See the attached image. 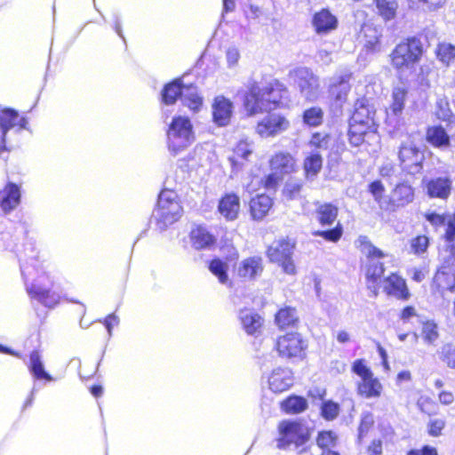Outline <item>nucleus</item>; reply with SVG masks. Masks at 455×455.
<instances>
[{
    "label": "nucleus",
    "mask_w": 455,
    "mask_h": 455,
    "mask_svg": "<svg viewBox=\"0 0 455 455\" xmlns=\"http://www.w3.org/2000/svg\"><path fill=\"white\" fill-rule=\"evenodd\" d=\"M428 433L432 436H438L441 435L443 428L444 427V421L440 419H433L429 422Z\"/></svg>",
    "instance_id": "338daca9"
},
{
    "label": "nucleus",
    "mask_w": 455,
    "mask_h": 455,
    "mask_svg": "<svg viewBox=\"0 0 455 455\" xmlns=\"http://www.w3.org/2000/svg\"><path fill=\"white\" fill-rule=\"evenodd\" d=\"M22 130L29 131L28 119L11 108L0 111V158L20 145Z\"/></svg>",
    "instance_id": "f03ea898"
},
{
    "label": "nucleus",
    "mask_w": 455,
    "mask_h": 455,
    "mask_svg": "<svg viewBox=\"0 0 455 455\" xmlns=\"http://www.w3.org/2000/svg\"><path fill=\"white\" fill-rule=\"evenodd\" d=\"M20 188L13 182H8L4 189L3 197L0 202V207L4 213H10L20 203Z\"/></svg>",
    "instance_id": "412c9836"
},
{
    "label": "nucleus",
    "mask_w": 455,
    "mask_h": 455,
    "mask_svg": "<svg viewBox=\"0 0 455 455\" xmlns=\"http://www.w3.org/2000/svg\"><path fill=\"white\" fill-rule=\"evenodd\" d=\"M360 34L363 37L364 45L367 50L371 52L380 50L381 27H377L371 22H365L362 25Z\"/></svg>",
    "instance_id": "4be33fe9"
},
{
    "label": "nucleus",
    "mask_w": 455,
    "mask_h": 455,
    "mask_svg": "<svg viewBox=\"0 0 455 455\" xmlns=\"http://www.w3.org/2000/svg\"><path fill=\"white\" fill-rule=\"evenodd\" d=\"M263 269L262 258L251 256L240 261L235 267V272L244 281H253L261 275Z\"/></svg>",
    "instance_id": "2eb2a0df"
},
{
    "label": "nucleus",
    "mask_w": 455,
    "mask_h": 455,
    "mask_svg": "<svg viewBox=\"0 0 455 455\" xmlns=\"http://www.w3.org/2000/svg\"><path fill=\"white\" fill-rule=\"evenodd\" d=\"M423 52L421 40L416 36L409 37L405 42L398 44L391 52V65L399 73L412 70L419 62Z\"/></svg>",
    "instance_id": "39448f33"
},
{
    "label": "nucleus",
    "mask_w": 455,
    "mask_h": 455,
    "mask_svg": "<svg viewBox=\"0 0 455 455\" xmlns=\"http://www.w3.org/2000/svg\"><path fill=\"white\" fill-rule=\"evenodd\" d=\"M315 213L322 226H331L337 219L338 208L331 204H323L317 207Z\"/></svg>",
    "instance_id": "4c0bfd02"
},
{
    "label": "nucleus",
    "mask_w": 455,
    "mask_h": 455,
    "mask_svg": "<svg viewBox=\"0 0 455 455\" xmlns=\"http://www.w3.org/2000/svg\"><path fill=\"white\" fill-rule=\"evenodd\" d=\"M373 116L374 113H371L368 108L361 106L353 113L349 124H362L367 129L376 130Z\"/></svg>",
    "instance_id": "c9c22d12"
},
{
    "label": "nucleus",
    "mask_w": 455,
    "mask_h": 455,
    "mask_svg": "<svg viewBox=\"0 0 455 455\" xmlns=\"http://www.w3.org/2000/svg\"><path fill=\"white\" fill-rule=\"evenodd\" d=\"M184 84L180 78H176L164 84L161 91V102L166 107L173 105L178 99H182Z\"/></svg>",
    "instance_id": "a878e982"
},
{
    "label": "nucleus",
    "mask_w": 455,
    "mask_h": 455,
    "mask_svg": "<svg viewBox=\"0 0 455 455\" xmlns=\"http://www.w3.org/2000/svg\"><path fill=\"white\" fill-rule=\"evenodd\" d=\"M335 438L331 431H323L318 434L316 443L320 448L325 449L333 444Z\"/></svg>",
    "instance_id": "4d7b16f0"
},
{
    "label": "nucleus",
    "mask_w": 455,
    "mask_h": 455,
    "mask_svg": "<svg viewBox=\"0 0 455 455\" xmlns=\"http://www.w3.org/2000/svg\"><path fill=\"white\" fill-rule=\"evenodd\" d=\"M437 59L445 66H450L455 60V45L450 43H441L436 48Z\"/></svg>",
    "instance_id": "79ce46f5"
},
{
    "label": "nucleus",
    "mask_w": 455,
    "mask_h": 455,
    "mask_svg": "<svg viewBox=\"0 0 455 455\" xmlns=\"http://www.w3.org/2000/svg\"><path fill=\"white\" fill-rule=\"evenodd\" d=\"M190 240L196 250L210 249L216 243V237L202 226H197L191 230Z\"/></svg>",
    "instance_id": "393cba45"
},
{
    "label": "nucleus",
    "mask_w": 455,
    "mask_h": 455,
    "mask_svg": "<svg viewBox=\"0 0 455 455\" xmlns=\"http://www.w3.org/2000/svg\"><path fill=\"white\" fill-rule=\"evenodd\" d=\"M181 100L185 106L196 112L203 105V98L199 95L197 88L192 84L184 85Z\"/></svg>",
    "instance_id": "e433bc0d"
},
{
    "label": "nucleus",
    "mask_w": 455,
    "mask_h": 455,
    "mask_svg": "<svg viewBox=\"0 0 455 455\" xmlns=\"http://www.w3.org/2000/svg\"><path fill=\"white\" fill-rule=\"evenodd\" d=\"M234 113V103L223 95L216 96L212 103V122L218 127L228 126Z\"/></svg>",
    "instance_id": "4468645a"
},
{
    "label": "nucleus",
    "mask_w": 455,
    "mask_h": 455,
    "mask_svg": "<svg viewBox=\"0 0 455 455\" xmlns=\"http://www.w3.org/2000/svg\"><path fill=\"white\" fill-rule=\"evenodd\" d=\"M352 371L359 376L361 379H364L373 375L371 370L365 364L363 359H357L353 363Z\"/></svg>",
    "instance_id": "864d4df0"
},
{
    "label": "nucleus",
    "mask_w": 455,
    "mask_h": 455,
    "mask_svg": "<svg viewBox=\"0 0 455 455\" xmlns=\"http://www.w3.org/2000/svg\"><path fill=\"white\" fill-rule=\"evenodd\" d=\"M445 228V233L443 235V237L447 243V246L455 241V215L450 219L449 220H446V223L444 225Z\"/></svg>",
    "instance_id": "052dcab7"
},
{
    "label": "nucleus",
    "mask_w": 455,
    "mask_h": 455,
    "mask_svg": "<svg viewBox=\"0 0 455 455\" xmlns=\"http://www.w3.org/2000/svg\"><path fill=\"white\" fill-rule=\"evenodd\" d=\"M252 153V149L250 145L244 141H240L235 149V154L236 156L241 157L243 159H248L249 156Z\"/></svg>",
    "instance_id": "0e129e2a"
},
{
    "label": "nucleus",
    "mask_w": 455,
    "mask_h": 455,
    "mask_svg": "<svg viewBox=\"0 0 455 455\" xmlns=\"http://www.w3.org/2000/svg\"><path fill=\"white\" fill-rule=\"evenodd\" d=\"M422 335L427 343L434 344L439 337L437 325L433 322L425 323L422 327Z\"/></svg>",
    "instance_id": "3c124183"
},
{
    "label": "nucleus",
    "mask_w": 455,
    "mask_h": 455,
    "mask_svg": "<svg viewBox=\"0 0 455 455\" xmlns=\"http://www.w3.org/2000/svg\"><path fill=\"white\" fill-rule=\"evenodd\" d=\"M357 248L367 257L365 265L368 289L377 295L378 281L386 270V265L391 262V256L385 254L381 250L375 247L369 238L360 235L355 241Z\"/></svg>",
    "instance_id": "7ed1b4c3"
},
{
    "label": "nucleus",
    "mask_w": 455,
    "mask_h": 455,
    "mask_svg": "<svg viewBox=\"0 0 455 455\" xmlns=\"http://www.w3.org/2000/svg\"><path fill=\"white\" fill-rule=\"evenodd\" d=\"M443 360L449 367L455 368V346L447 344L442 349Z\"/></svg>",
    "instance_id": "bf43d9fd"
},
{
    "label": "nucleus",
    "mask_w": 455,
    "mask_h": 455,
    "mask_svg": "<svg viewBox=\"0 0 455 455\" xmlns=\"http://www.w3.org/2000/svg\"><path fill=\"white\" fill-rule=\"evenodd\" d=\"M182 213V207L178 201L173 190H163L157 200V204L153 212V217L160 229H165L168 226L177 221Z\"/></svg>",
    "instance_id": "0eeeda50"
},
{
    "label": "nucleus",
    "mask_w": 455,
    "mask_h": 455,
    "mask_svg": "<svg viewBox=\"0 0 455 455\" xmlns=\"http://www.w3.org/2000/svg\"><path fill=\"white\" fill-rule=\"evenodd\" d=\"M312 24L317 34H328L337 28L338 20L328 10L323 9L315 13Z\"/></svg>",
    "instance_id": "5701e85b"
},
{
    "label": "nucleus",
    "mask_w": 455,
    "mask_h": 455,
    "mask_svg": "<svg viewBox=\"0 0 455 455\" xmlns=\"http://www.w3.org/2000/svg\"><path fill=\"white\" fill-rule=\"evenodd\" d=\"M369 190L375 201L379 202L382 196L384 187L379 180H375L369 185Z\"/></svg>",
    "instance_id": "774afa93"
},
{
    "label": "nucleus",
    "mask_w": 455,
    "mask_h": 455,
    "mask_svg": "<svg viewBox=\"0 0 455 455\" xmlns=\"http://www.w3.org/2000/svg\"><path fill=\"white\" fill-rule=\"evenodd\" d=\"M448 248L449 254L442 257V264L435 275V283L438 287H443V282L450 276L455 280V240Z\"/></svg>",
    "instance_id": "f3484780"
},
{
    "label": "nucleus",
    "mask_w": 455,
    "mask_h": 455,
    "mask_svg": "<svg viewBox=\"0 0 455 455\" xmlns=\"http://www.w3.org/2000/svg\"><path fill=\"white\" fill-rule=\"evenodd\" d=\"M339 413V405L332 401H325L321 406V414L327 420H332Z\"/></svg>",
    "instance_id": "8fccbe9b"
},
{
    "label": "nucleus",
    "mask_w": 455,
    "mask_h": 455,
    "mask_svg": "<svg viewBox=\"0 0 455 455\" xmlns=\"http://www.w3.org/2000/svg\"><path fill=\"white\" fill-rule=\"evenodd\" d=\"M307 346V342L298 332H289L280 336L275 342L279 355L287 359H302Z\"/></svg>",
    "instance_id": "9d476101"
},
{
    "label": "nucleus",
    "mask_w": 455,
    "mask_h": 455,
    "mask_svg": "<svg viewBox=\"0 0 455 455\" xmlns=\"http://www.w3.org/2000/svg\"><path fill=\"white\" fill-rule=\"evenodd\" d=\"M427 141L435 148H447L450 146V136L441 126H433L427 131Z\"/></svg>",
    "instance_id": "f704fd0d"
},
{
    "label": "nucleus",
    "mask_w": 455,
    "mask_h": 455,
    "mask_svg": "<svg viewBox=\"0 0 455 455\" xmlns=\"http://www.w3.org/2000/svg\"><path fill=\"white\" fill-rule=\"evenodd\" d=\"M310 438L309 428L296 420H283L278 425V437L275 439L279 450H298L300 455L305 451L303 447Z\"/></svg>",
    "instance_id": "20e7f679"
},
{
    "label": "nucleus",
    "mask_w": 455,
    "mask_h": 455,
    "mask_svg": "<svg viewBox=\"0 0 455 455\" xmlns=\"http://www.w3.org/2000/svg\"><path fill=\"white\" fill-rule=\"evenodd\" d=\"M302 119L303 123L308 126H319L323 120V111L319 107H311L303 112Z\"/></svg>",
    "instance_id": "37998d69"
},
{
    "label": "nucleus",
    "mask_w": 455,
    "mask_h": 455,
    "mask_svg": "<svg viewBox=\"0 0 455 455\" xmlns=\"http://www.w3.org/2000/svg\"><path fill=\"white\" fill-rule=\"evenodd\" d=\"M271 171L272 172L267 175L265 179V188L267 189H274L283 178V175L277 172L276 171Z\"/></svg>",
    "instance_id": "680f3d73"
},
{
    "label": "nucleus",
    "mask_w": 455,
    "mask_h": 455,
    "mask_svg": "<svg viewBox=\"0 0 455 455\" xmlns=\"http://www.w3.org/2000/svg\"><path fill=\"white\" fill-rule=\"evenodd\" d=\"M384 291L387 295L402 300H407L411 296L405 280L394 273L384 279Z\"/></svg>",
    "instance_id": "a211bd4d"
},
{
    "label": "nucleus",
    "mask_w": 455,
    "mask_h": 455,
    "mask_svg": "<svg viewBox=\"0 0 455 455\" xmlns=\"http://www.w3.org/2000/svg\"><path fill=\"white\" fill-rule=\"evenodd\" d=\"M406 95L407 91L404 88L397 87L394 89L392 94L393 103L390 106L389 111L387 112V121L389 123L393 122V119H395L402 114L404 108Z\"/></svg>",
    "instance_id": "72a5a7b5"
},
{
    "label": "nucleus",
    "mask_w": 455,
    "mask_h": 455,
    "mask_svg": "<svg viewBox=\"0 0 455 455\" xmlns=\"http://www.w3.org/2000/svg\"><path fill=\"white\" fill-rule=\"evenodd\" d=\"M358 395L365 398H376L379 397L382 392V385L377 378L373 375L361 379L357 383Z\"/></svg>",
    "instance_id": "7c9ffc66"
},
{
    "label": "nucleus",
    "mask_w": 455,
    "mask_h": 455,
    "mask_svg": "<svg viewBox=\"0 0 455 455\" xmlns=\"http://www.w3.org/2000/svg\"><path fill=\"white\" fill-rule=\"evenodd\" d=\"M27 291L31 299L38 300L47 307H53L59 303L60 295L48 288L41 286L39 283L28 286Z\"/></svg>",
    "instance_id": "6ab92c4d"
},
{
    "label": "nucleus",
    "mask_w": 455,
    "mask_h": 455,
    "mask_svg": "<svg viewBox=\"0 0 455 455\" xmlns=\"http://www.w3.org/2000/svg\"><path fill=\"white\" fill-rule=\"evenodd\" d=\"M195 140L191 121L187 116H174L167 131L168 148L172 156L190 146Z\"/></svg>",
    "instance_id": "423d86ee"
},
{
    "label": "nucleus",
    "mask_w": 455,
    "mask_h": 455,
    "mask_svg": "<svg viewBox=\"0 0 455 455\" xmlns=\"http://www.w3.org/2000/svg\"><path fill=\"white\" fill-rule=\"evenodd\" d=\"M398 157L402 169L407 173L415 175L421 172L424 154L412 141L401 144Z\"/></svg>",
    "instance_id": "9b49d317"
},
{
    "label": "nucleus",
    "mask_w": 455,
    "mask_h": 455,
    "mask_svg": "<svg viewBox=\"0 0 455 455\" xmlns=\"http://www.w3.org/2000/svg\"><path fill=\"white\" fill-rule=\"evenodd\" d=\"M350 78V73L342 74L333 77L330 85L331 108L336 116L342 115L344 104L347 102V95L351 89L349 84Z\"/></svg>",
    "instance_id": "f8f14e48"
},
{
    "label": "nucleus",
    "mask_w": 455,
    "mask_h": 455,
    "mask_svg": "<svg viewBox=\"0 0 455 455\" xmlns=\"http://www.w3.org/2000/svg\"><path fill=\"white\" fill-rule=\"evenodd\" d=\"M267 382L269 388L274 393H282L292 386V372L289 368H275L268 376Z\"/></svg>",
    "instance_id": "dca6fc26"
},
{
    "label": "nucleus",
    "mask_w": 455,
    "mask_h": 455,
    "mask_svg": "<svg viewBox=\"0 0 455 455\" xmlns=\"http://www.w3.org/2000/svg\"><path fill=\"white\" fill-rule=\"evenodd\" d=\"M429 244L428 237L419 235L411 241V249L416 254L423 253L427 251Z\"/></svg>",
    "instance_id": "6e6d98bb"
},
{
    "label": "nucleus",
    "mask_w": 455,
    "mask_h": 455,
    "mask_svg": "<svg viewBox=\"0 0 455 455\" xmlns=\"http://www.w3.org/2000/svg\"><path fill=\"white\" fill-rule=\"evenodd\" d=\"M378 13L386 21L395 17L398 3L396 0H375Z\"/></svg>",
    "instance_id": "a19ab883"
},
{
    "label": "nucleus",
    "mask_w": 455,
    "mask_h": 455,
    "mask_svg": "<svg viewBox=\"0 0 455 455\" xmlns=\"http://www.w3.org/2000/svg\"><path fill=\"white\" fill-rule=\"evenodd\" d=\"M343 234V228L340 223H338L336 227L327 230H316L313 231L314 236H321L324 240L331 243L338 242Z\"/></svg>",
    "instance_id": "49530a36"
},
{
    "label": "nucleus",
    "mask_w": 455,
    "mask_h": 455,
    "mask_svg": "<svg viewBox=\"0 0 455 455\" xmlns=\"http://www.w3.org/2000/svg\"><path fill=\"white\" fill-rule=\"evenodd\" d=\"M427 188L429 196L444 199L451 193V181L448 178H436L429 180Z\"/></svg>",
    "instance_id": "2f4dec72"
},
{
    "label": "nucleus",
    "mask_w": 455,
    "mask_h": 455,
    "mask_svg": "<svg viewBox=\"0 0 455 455\" xmlns=\"http://www.w3.org/2000/svg\"><path fill=\"white\" fill-rule=\"evenodd\" d=\"M245 88L243 105L250 116L289 105V91L276 80L259 83L250 79L246 82Z\"/></svg>",
    "instance_id": "f257e3e1"
},
{
    "label": "nucleus",
    "mask_w": 455,
    "mask_h": 455,
    "mask_svg": "<svg viewBox=\"0 0 455 455\" xmlns=\"http://www.w3.org/2000/svg\"><path fill=\"white\" fill-rule=\"evenodd\" d=\"M438 119L442 121H450L452 116L451 110L449 107V102L446 99H439L436 102V112Z\"/></svg>",
    "instance_id": "603ef678"
},
{
    "label": "nucleus",
    "mask_w": 455,
    "mask_h": 455,
    "mask_svg": "<svg viewBox=\"0 0 455 455\" xmlns=\"http://www.w3.org/2000/svg\"><path fill=\"white\" fill-rule=\"evenodd\" d=\"M373 424V419L371 414L364 415L362 419L360 426L358 427V438L361 439L364 435L367 434L370 427Z\"/></svg>",
    "instance_id": "e2e57ef3"
},
{
    "label": "nucleus",
    "mask_w": 455,
    "mask_h": 455,
    "mask_svg": "<svg viewBox=\"0 0 455 455\" xmlns=\"http://www.w3.org/2000/svg\"><path fill=\"white\" fill-rule=\"evenodd\" d=\"M294 244L285 239L275 241L267 249V254L271 262L278 263L284 273L294 275L296 267L291 259Z\"/></svg>",
    "instance_id": "1a4fd4ad"
},
{
    "label": "nucleus",
    "mask_w": 455,
    "mask_h": 455,
    "mask_svg": "<svg viewBox=\"0 0 455 455\" xmlns=\"http://www.w3.org/2000/svg\"><path fill=\"white\" fill-rule=\"evenodd\" d=\"M411 7H422V9L433 12L443 7L446 0H407Z\"/></svg>",
    "instance_id": "de8ad7c7"
},
{
    "label": "nucleus",
    "mask_w": 455,
    "mask_h": 455,
    "mask_svg": "<svg viewBox=\"0 0 455 455\" xmlns=\"http://www.w3.org/2000/svg\"><path fill=\"white\" fill-rule=\"evenodd\" d=\"M290 127V121L283 115L272 113L266 116L256 127L257 133L262 138L275 137Z\"/></svg>",
    "instance_id": "ddd939ff"
},
{
    "label": "nucleus",
    "mask_w": 455,
    "mask_h": 455,
    "mask_svg": "<svg viewBox=\"0 0 455 455\" xmlns=\"http://www.w3.org/2000/svg\"><path fill=\"white\" fill-rule=\"evenodd\" d=\"M414 199V190L406 182L396 184L390 196V204L394 207H403Z\"/></svg>",
    "instance_id": "b1692460"
},
{
    "label": "nucleus",
    "mask_w": 455,
    "mask_h": 455,
    "mask_svg": "<svg viewBox=\"0 0 455 455\" xmlns=\"http://www.w3.org/2000/svg\"><path fill=\"white\" fill-rule=\"evenodd\" d=\"M272 198L265 194L258 195L250 201V210L254 220H262L272 207Z\"/></svg>",
    "instance_id": "c85d7f7f"
},
{
    "label": "nucleus",
    "mask_w": 455,
    "mask_h": 455,
    "mask_svg": "<svg viewBox=\"0 0 455 455\" xmlns=\"http://www.w3.org/2000/svg\"><path fill=\"white\" fill-rule=\"evenodd\" d=\"M329 143L330 136L325 133L315 132L310 140V145L318 149H327Z\"/></svg>",
    "instance_id": "5fc2aeb1"
},
{
    "label": "nucleus",
    "mask_w": 455,
    "mask_h": 455,
    "mask_svg": "<svg viewBox=\"0 0 455 455\" xmlns=\"http://www.w3.org/2000/svg\"><path fill=\"white\" fill-rule=\"evenodd\" d=\"M347 136L349 143L353 147H359L363 142L369 140L379 141V135L376 133V130L367 129L362 126V124H349Z\"/></svg>",
    "instance_id": "aec40b11"
},
{
    "label": "nucleus",
    "mask_w": 455,
    "mask_h": 455,
    "mask_svg": "<svg viewBox=\"0 0 455 455\" xmlns=\"http://www.w3.org/2000/svg\"><path fill=\"white\" fill-rule=\"evenodd\" d=\"M302 188V182L297 180H289L283 188V194L289 200L297 199Z\"/></svg>",
    "instance_id": "09e8293b"
},
{
    "label": "nucleus",
    "mask_w": 455,
    "mask_h": 455,
    "mask_svg": "<svg viewBox=\"0 0 455 455\" xmlns=\"http://www.w3.org/2000/svg\"><path fill=\"white\" fill-rule=\"evenodd\" d=\"M299 320L295 308L286 307L275 314V323L280 329L294 326Z\"/></svg>",
    "instance_id": "58836bf2"
},
{
    "label": "nucleus",
    "mask_w": 455,
    "mask_h": 455,
    "mask_svg": "<svg viewBox=\"0 0 455 455\" xmlns=\"http://www.w3.org/2000/svg\"><path fill=\"white\" fill-rule=\"evenodd\" d=\"M396 172L397 169L395 167L393 164L386 163L381 166L379 170V174L382 178L387 179L390 183H393L397 179Z\"/></svg>",
    "instance_id": "13d9d810"
},
{
    "label": "nucleus",
    "mask_w": 455,
    "mask_h": 455,
    "mask_svg": "<svg viewBox=\"0 0 455 455\" xmlns=\"http://www.w3.org/2000/svg\"><path fill=\"white\" fill-rule=\"evenodd\" d=\"M281 407L286 413L298 414L307 408V402L302 396L291 395L282 402Z\"/></svg>",
    "instance_id": "ea45409f"
},
{
    "label": "nucleus",
    "mask_w": 455,
    "mask_h": 455,
    "mask_svg": "<svg viewBox=\"0 0 455 455\" xmlns=\"http://www.w3.org/2000/svg\"><path fill=\"white\" fill-rule=\"evenodd\" d=\"M239 319L247 334L256 335L259 332L263 320L258 314L248 309L241 310Z\"/></svg>",
    "instance_id": "c756f323"
},
{
    "label": "nucleus",
    "mask_w": 455,
    "mask_h": 455,
    "mask_svg": "<svg viewBox=\"0 0 455 455\" xmlns=\"http://www.w3.org/2000/svg\"><path fill=\"white\" fill-rule=\"evenodd\" d=\"M28 367L29 372L36 379H44L50 382L54 380V378L45 371L42 356L37 350H33L30 353Z\"/></svg>",
    "instance_id": "cd10ccee"
},
{
    "label": "nucleus",
    "mask_w": 455,
    "mask_h": 455,
    "mask_svg": "<svg viewBox=\"0 0 455 455\" xmlns=\"http://www.w3.org/2000/svg\"><path fill=\"white\" fill-rule=\"evenodd\" d=\"M426 220L433 226L444 227L446 223V219L443 215L435 213V212H428L425 215Z\"/></svg>",
    "instance_id": "69168bd1"
},
{
    "label": "nucleus",
    "mask_w": 455,
    "mask_h": 455,
    "mask_svg": "<svg viewBox=\"0 0 455 455\" xmlns=\"http://www.w3.org/2000/svg\"><path fill=\"white\" fill-rule=\"evenodd\" d=\"M218 209L228 220H234L238 215L240 199L235 194H227L220 200Z\"/></svg>",
    "instance_id": "bb28decb"
},
{
    "label": "nucleus",
    "mask_w": 455,
    "mask_h": 455,
    "mask_svg": "<svg viewBox=\"0 0 455 455\" xmlns=\"http://www.w3.org/2000/svg\"><path fill=\"white\" fill-rule=\"evenodd\" d=\"M294 159L288 153H278L270 160L271 170H275L282 175L291 172L294 169Z\"/></svg>",
    "instance_id": "473e14b6"
},
{
    "label": "nucleus",
    "mask_w": 455,
    "mask_h": 455,
    "mask_svg": "<svg viewBox=\"0 0 455 455\" xmlns=\"http://www.w3.org/2000/svg\"><path fill=\"white\" fill-rule=\"evenodd\" d=\"M289 77L305 100L314 101L318 98L320 81L311 69L305 67L294 68L289 72Z\"/></svg>",
    "instance_id": "6e6552de"
},
{
    "label": "nucleus",
    "mask_w": 455,
    "mask_h": 455,
    "mask_svg": "<svg viewBox=\"0 0 455 455\" xmlns=\"http://www.w3.org/2000/svg\"><path fill=\"white\" fill-rule=\"evenodd\" d=\"M323 165V158L319 153H313L311 156H307L304 162V169L307 175L315 176Z\"/></svg>",
    "instance_id": "c03bdc74"
},
{
    "label": "nucleus",
    "mask_w": 455,
    "mask_h": 455,
    "mask_svg": "<svg viewBox=\"0 0 455 455\" xmlns=\"http://www.w3.org/2000/svg\"><path fill=\"white\" fill-rule=\"evenodd\" d=\"M209 269L220 283L226 284L228 282V266L220 259H213L209 264Z\"/></svg>",
    "instance_id": "a18cd8bd"
}]
</instances>
